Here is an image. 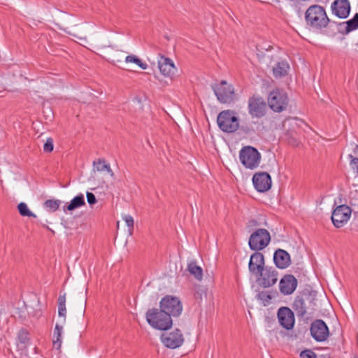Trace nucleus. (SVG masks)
<instances>
[{
    "label": "nucleus",
    "instance_id": "nucleus-22",
    "mask_svg": "<svg viewBox=\"0 0 358 358\" xmlns=\"http://www.w3.org/2000/svg\"><path fill=\"white\" fill-rule=\"evenodd\" d=\"M338 31L343 34H348L357 29L358 28V13H356L352 19L338 23Z\"/></svg>",
    "mask_w": 358,
    "mask_h": 358
},
{
    "label": "nucleus",
    "instance_id": "nucleus-13",
    "mask_svg": "<svg viewBox=\"0 0 358 358\" xmlns=\"http://www.w3.org/2000/svg\"><path fill=\"white\" fill-rule=\"evenodd\" d=\"M310 334L317 342L325 341L329 336V330L322 320H315L310 325Z\"/></svg>",
    "mask_w": 358,
    "mask_h": 358
},
{
    "label": "nucleus",
    "instance_id": "nucleus-11",
    "mask_svg": "<svg viewBox=\"0 0 358 358\" xmlns=\"http://www.w3.org/2000/svg\"><path fill=\"white\" fill-rule=\"evenodd\" d=\"M278 271L271 266H266L262 271L258 273L257 281L264 288L272 287L278 281Z\"/></svg>",
    "mask_w": 358,
    "mask_h": 358
},
{
    "label": "nucleus",
    "instance_id": "nucleus-28",
    "mask_svg": "<svg viewBox=\"0 0 358 358\" xmlns=\"http://www.w3.org/2000/svg\"><path fill=\"white\" fill-rule=\"evenodd\" d=\"M62 329V326L57 324L55 325L53 334V346L57 349H59L61 347Z\"/></svg>",
    "mask_w": 358,
    "mask_h": 358
},
{
    "label": "nucleus",
    "instance_id": "nucleus-44",
    "mask_svg": "<svg viewBox=\"0 0 358 358\" xmlns=\"http://www.w3.org/2000/svg\"><path fill=\"white\" fill-rule=\"evenodd\" d=\"M357 45H358V43H357Z\"/></svg>",
    "mask_w": 358,
    "mask_h": 358
},
{
    "label": "nucleus",
    "instance_id": "nucleus-20",
    "mask_svg": "<svg viewBox=\"0 0 358 358\" xmlns=\"http://www.w3.org/2000/svg\"><path fill=\"white\" fill-rule=\"evenodd\" d=\"M158 68L161 73L166 76L171 78L176 71V67L175 66L173 61L162 55L160 56L158 60Z\"/></svg>",
    "mask_w": 358,
    "mask_h": 358
},
{
    "label": "nucleus",
    "instance_id": "nucleus-6",
    "mask_svg": "<svg viewBox=\"0 0 358 358\" xmlns=\"http://www.w3.org/2000/svg\"><path fill=\"white\" fill-rule=\"evenodd\" d=\"M239 159L245 168L255 169L260 163L261 154L256 148L252 146H245L241 150Z\"/></svg>",
    "mask_w": 358,
    "mask_h": 358
},
{
    "label": "nucleus",
    "instance_id": "nucleus-1",
    "mask_svg": "<svg viewBox=\"0 0 358 358\" xmlns=\"http://www.w3.org/2000/svg\"><path fill=\"white\" fill-rule=\"evenodd\" d=\"M305 20L308 25L317 29L326 27L330 22L324 8L317 4L312 5L307 9Z\"/></svg>",
    "mask_w": 358,
    "mask_h": 358
},
{
    "label": "nucleus",
    "instance_id": "nucleus-16",
    "mask_svg": "<svg viewBox=\"0 0 358 358\" xmlns=\"http://www.w3.org/2000/svg\"><path fill=\"white\" fill-rule=\"evenodd\" d=\"M255 188L259 192H265L271 187V178L267 172H257L252 177Z\"/></svg>",
    "mask_w": 358,
    "mask_h": 358
},
{
    "label": "nucleus",
    "instance_id": "nucleus-4",
    "mask_svg": "<svg viewBox=\"0 0 358 358\" xmlns=\"http://www.w3.org/2000/svg\"><path fill=\"white\" fill-rule=\"evenodd\" d=\"M217 122L219 128L226 133H234L239 127L238 118L231 110L221 111L217 115Z\"/></svg>",
    "mask_w": 358,
    "mask_h": 358
},
{
    "label": "nucleus",
    "instance_id": "nucleus-12",
    "mask_svg": "<svg viewBox=\"0 0 358 358\" xmlns=\"http://www.w3.org/2000/svg\"><path fill=\"white\" fill-rule=\"evenodd\" d=\"M352 213L351 208L345 204L338 206L331 215V220L336 228L342 227L350 219Z\"/></svg>",
    "mask_w": 358,
    "mask_h": 358
},
{
    "label": "nucleus",
    "instance_id": "nucleus-37",
    "mask_svg": "<svg viewBox=\"0 0 358 358\" xmlns=\"http://www.w3.org/2000/svg\"><path fill=\"white\" fill-rule=\"evenodd\" d=\"M301 358H317L316 354L311 350H305L300 353Z\"/></svg>",
    "mask_w": 358,
    "mask_h": 358
},
{
    "label": "nucleus",
    "instance_id": "nucleus-8",
    "mask_svg": "<svg viewBox=\"0 0 358 358\" xmlns=\"http://www.w3.org/2000/svg\"><path fill=\"white\" fill-rule=\"evenodd\" d=\"M159 308L171 317H178L182 312V304L178 297L172 295L164 296L159 302Z\"/></svg>",
    "mask_w": 358,
    "mask_h": 358
},
{
    "label": "nucleus",
    "instance_id": "nucleus-21",
    "mask_svg": "<svg viewBox=\"0 0 358 358\" xmlns=\"http://www.w3.org/2000/svg\"><path fill=\"white\" fill-rule=\"evenodd\" d=\"M273 262L278 268L281 269L286 268L291 264L290 255L287 251L282 249H278L274 252Z\"/></svg>",
    "mask_w": 358,
    "mask_h": 358
},
{
    "label": "nucleus",
    "instance_id": "nucleus-35",
    "mask_svg": "<svg viewBox=\"0 0 358 358\" xmlns=\"http://www.w3.org/2000/svg\"><path fill=\"white\" fill-rule=\"evenodd\" d=\"M14 316L21 320H24L27 313L23 308H16L14 312Z\"/></svg>",
    "mask_w": 358,
    "mask_h": 358
},
{
    "label": "nucleus",
    "instance_id": "nucleus-36",
    "mask_svg": "<svg viewBox=\"0 0 358 358\" xmlns=\"http://www.w3.org/2000/svg\"><path fill=\"white\" fill-rule=\"evenodd\" d=\"M53 141L51 138H48L43 145V150L46 152H50L53 150Z\"/></svg>",
    "mask_w": 358,
    "mask_h": 358
},
{
    "label": "nucleus",
    "instance_id": "nucleus-14",
    "mask_svg": "<svg viewBox=\"0 0 358 358\" xmlns=\"http://www.w3.org/2000/svg\"><path fill=\"white\" fill-rule=\"evenodd\" d=\"M277 317L280 326L286 330H292L295 324L294 312L287 306L280 307L277 312Z\"/></svg>",
    "mask_w": 358,
    "mask_h": 358
},
{
    "label": "nucleus",
    "instance_id": "nucleus-42",
    "mask_svg": "<svg viewBox=\"0 0 358 358\" xmlns=\"http://www.w3.org/2000/svg\"><path fill=\"white\" fill-rule=\"evenodd\" d=\"M42 227H43L46 228V229H49V230H50V229L48 227V226H47V225H45V224H42Z\"/></svg>",
    "mask_w": 358,
    "mask_h": 358
},
{
    "label": "nucleus",
    "instance_id": "nucleus-23",
    "mask_svg": "<svg viewBox=\"0 0 358 358\" xmlns=\"http://www.w3.org/2000/svg\"><path fill=\"white\" fill-rule=\"evenodd\" d=\"M30 334L27 329H21L17 333V347L21 349H25L30 344Z\"/></svg>",
    "mask_w": 358,
    "mask_h": 358
},
{
    "label": "nucleus",
    "instance_id": "nucleus-3",
    "mask_svg": "<svg viewBox=\"0 0 358 358\" xmlns=\"http://www.w3.org/2000/svg\"><path fill=\"white\" fill-rule=\"evenodd\" d=\"M146 320L154 329L166 331L173 324V320L169 314H166L160 308H150L146 312Z\"/></svg>",
    "mask_w": 358,
    "mask_h": 358
},
{
    "label": "nucleus",
    "instance_id": "nucleus-5",
    "mask_svg": "<svg viewBox=\"0 0 358 358\" xmlns=\"http://www.w3.org/2000/svg\"><path fill=\"white\" fill-rule=\"evenodd\" d=\"M268 105L275 113H281L285 110L289 105L287 94L281 90L276 89L268 94Z\"/></svg>",
    "mask_w": 358,
    "mask_h": 358
},
{
    "label": "nucleus",
    "instance_id": "nucleus-30",
    "mask_svg": "<svg viewBox=\"0 0 358 358\" xmlns=\"http://www.w3.org/2000/svg\"><path fill=\"white\" fill-rule=\"evenodd\" d=\"M61 204V201L58 199H48L43 203L45 208L50 211H56Z\"/></svg>",
    "mask_w": 358,
    "mask_h": 358
},
{
    "label": "nucleus",
    "instance_id": "nucleus-10",
    "mask_svg": "<svg viewBox=\"0 0 358 358\" xmlns=\"http://www.w3.org/2000/svg\"><path fill=\"white\" fill-rule=\"evenodd\" d=\"M248 108L252 117L262 118L266 114L267 105L262 97L254 95L248 99Z\"/></svg>",
    "mask_w": 358,
    "mask_h": 358
},
{
    "label": "nucleus",
    "instance_id": "nucleus-33",
    "mask_svg": "<svg viewBox=\"0 0 358 358\" xmlns=\"http://www.w3.org/2000/svg\"><path fill=\"white\" fill-rule=\"evenodd\" d=\"M66 296L60 295L58 298V314L60 317H66Z\"/></svg>",
    "mask_w": 358,
    "mask_h": 358
},
{
    "label": "nucleus",
    "instance_id": "nucleus-27",
    "mask_svg": "<svg viewBox=\"0 0 358 358\" xmlns=\"http://www.w3.org/2000/svg\"><path fill=\"white\" fill-rule=\"evenodd\" d=\"M93 165L96 167L98 171H106L111 177L114 176V173L110 169V166L108 164H106L105 160L101 159H98L96 161L93 162Z\"/></svg>",
    "mask_w": 358,
    "mask_h": 358
},
{
    "label": "nucleus",
    "instance_id": "nucleus-15",
    "mask_svg": "<svg viewBox=\"0 0 358 358\" xmlns=\"http://www.w3.org/2000/svg\"><path fill=\"white\" fill-rule=\"evenodd\" d=\"M160 338L162 343L171 349L179 348L184 342L183 335L178 329L170 333H163Z\"/></svg>",
    "mask_w": 358,
    "mask_h": 358
},
{
    "label": "nucleus",
    "instance_id": "nucleus-43",
    "mask_svg": "<svg viewBox=\"0 0 358 358\" xmlns=\"http://www.w3.org/2000/svg\"><path fill=\"white\" fill-rule=\"evenodd\" d=\"M116 62H120V59H117V60H116Z\"/></svg>",
    "mask_w": 358,
    "mask_h": 358
},
{
    "label": "nucleus",
    "instance_id": "nucleus-39",
    "mask_svg": "<svg viewBox=\"0 0 358 358\" xmlns=\"http://www.w3.org/2000/svg\"><path fill=\"white\" fill-rule=\"evenodd\" d=\"M87 200L90 205H93L96 203V199L95 195L92 192H87Z\"/></svg>",
    "mask_w": 358,
    "mask_h": 358
},
{
    "label": "nucleus",
    "instance_id": "nucleus-18",
    "mask_svg": "<svg viewBox=\"0 0 358 358\" xmlns=\"http://www.w3.org/2000/svg\"><path fill=\"white\" fill-rule=\"evenodd\" d=\"M296 278L291 274L285 275L279 282V289L284 295L292 294L297 287Z\"/></svg>",
    "mask_w": 358,
    "mask_h": 358
},
{
    "label": "nucleus",
    "instance_id": "nucleus-29",
    "mask_svg": "<svg viewBox=\"0 0 358 358\" xmlns=\"http://www.w3.org/2000/svg\"><path fill=\"white\" fill-rule=\"evenodd\" d=\"M17 210L19 211V213L20 215L23 217H36V214L32 213L28 208L27 205L24 203L21 202L17 205Z\"/></svg>",
    "mask_w": 358,
    "mask_h": 358
},
{
    "label": "nucleus",
    "instance_id": "nucleus-2",
    "mask_svg": "<svg viewBox=\"0 0 358 358\" xmlns=\"http://www.w3.org/2000/svg\"><path fill=\"white\" fill-rule=\"evenodd\" d=\"M315 299L310 292H303L297 296L292 304V308L299 318H304L306 315H312L315 310Z\"/></svg>",
    "mask_w": 358,
    "mask_h": 358
},
{
    "label": "nucleus",
    "instance_id": "nucleus-34",
    "mask_svg": "<svg viewBox=\"0 0 358 358\" xmlns=\"http://www.w3.org/2000/svg\"><path fill=\"white\" fill-rule=\"evenodd\" d=\"M123 220L126 222L127 227H128V232L129 235H132L134 231V218L130 215H126L123 217Z\"/></svg>",
    "mask_w": 358,
    "mask_h": 358
},
{
    "label": "nucleus",
    "instance_id": "nucleus-26",
    "mask_svg": "<svg viewBox=\"0 0 358 358\" xmlns=\"http://www.w3.org/2000/svg\"><path fill=\"white\" fill-rule=\"evenodd\" d=\"M187 271L194 276L198 280H201L203 278L202 268L197 266L195 262H191L188 264Z\"/></svg>",
    "mask_w": 358,
    "mask_h": 358
},
{
    "label": "nucleus",
    "instance_id": "nucleus-38",
    "mask_svg": "<svg viewBox=\"0 0 358 358\" xmlns=\"http://www.w3.org/2000/svg\"><path fill=\"white\" fill-rule=\"evenodd\" d=\"M350 160V166L352 169L358 173V157H354L352 155H349Z\"/></svg>",
    "mask_w": 358,
    "mask_h": 358
},
{
    "label": "nucleus",
    "instance_id": "nucleus-40",
    "mask_svg": "<svg viewBox=\"0 0 358 358\" xmlns=\"http://www.w3.org/2000/svg\"><path fill=\"white\" fill-rule=\"evenodd\" d=\"M203 290L201 289H199L197 291L195 292L194 293V297L196 300L199 299V300H201L202 299V294H203Z\"/></svg>",
    "mask_w": 358,
    "mask_h": 358
},
{
    "label": "nucleus",
    "instance_id": "nucleus-17",
    "mask_svg": "<svg viewBox=\"0 0 358 358\" xmlns=\"http://www.w3.org/2000/svg\"><path fill=\"white\" fill-rule=\"evenodd\" d=\"M266 267L264 255L258 251H255L250 259L248 264L250 272L255 276H257L258 273L262 271Z\"/></svg>",
    "mask_w": 358,
    "mask_h": 358
},
{
    "label": "nucleus",
    "instance_id": "nucleus-31",
    "mask_svg": "<svg viewBox=\"0 0 358 358\" xmlns=\"http://www.w3.org/2000/svg\"><path fill=\"white\" fill-rule=\"evenodd\" d=\"M125 62H132L138 65L141 69L145 70L148 68V65L143 62L141 59L134 55H130L126 57Z\"/></svg>",
    "mask_w": 358,
    "mask_h": 358
},
{
    "label": "nucleus",
    "instance_id": "nucleus-24",
    "mask_svg": "<svg viewBox=\"0 0 358 358\" xmlns=\"http://www.w3.org/2000/svg\"><path fill=\"white\" fill-rule=\"evenodd\" d=\"M85 204V198L83 194H80L75 196L70 203L65 207L64 210L72 211L79 207H81Z\"/></svg>",
    "mask_w": 358,
    "mask_h": 358
},
{
    "label": "nucleus",
    "instance_id": "nucleus-32",
    "mask_svg": "<svg viewBox=\"0 0 358 358\" xmlns=\"http://www.w3.org/2000/svg\"><path fill=\"white\" fill-rule=\"evenodd\" d=\"M257 299L261 301L264 306L268 305L272 299V296L270 292L261 291L257 295Z\"/></svg>",
    "mask_w": 358,
    "mask_h": 358
},
{
    "label": "nucleus",
    "instance_id": "nucleus-25",
    "mask_svg": "<svg viewBox=\"0 0 358 358\" xmlns=\"http://www.w3.org/2000/svg\"><path fill=\"white\" fill-rule=\"evenodd\" d=\"M289 68V66L287 63L284 62H278L273 69V76L275 78L285 76L287 73Z\"/></svg>",
    "mask_w": 358,
    "mask_h": 358
},
{
    "label": "nucleus",
    "instance_id": "nucleus-41",
    "mask_svg": "<svg viewBox=\"0 0 358 358\" xmlns=\"http://www.w3.org/2000/svg\"><path fill=\"white\" fill-rule=\"evenodd\" d=\"M258 224V222L257 220H250L249 222H248V227H255Z\"/></svg>",
    "mask_w": 358,
    "mask_h": 358
},
{
    "label": "nucleus",
    "instance_id": "nucleus-19",
    "mask_svg": "<svg viewBox=\"0 0 358 358\" xmlns=\"http://www.w3.org/2000/svg\"><path fill=\"white\" fill-rule=\"evenodd\" d=\"M332 13L339 18H346L350 12L348 0H335L331 6Z\"/></svg>",
    "mask_w": 358,
    "mask_h": 358
},
{
    "label": "nucleus",
    "instance_id": "nucleus-7",
    "mask_svg": "<svg viewBox=\"0 0 358 358\" xmlns=\"http://www.w3.org/2000/svg\"><path fill=\"white\" fill-rule=\"evenodd\" d=\"M213 90L217 100L225 104H230L236 99V94L233 85L226 80H222L219 85L213 86Z\"/></svg>",
    "mask_w": 358,
    "mask_h": 358
},
{
    "label": "nucleus",
    "instance_id": "nucleus-9",
    "mask_svg": "<svg viewBox=\"0 0 358 358\" xmlns=\"http://www.w3.org/2000/svg\"><path fill=\"white\" fill-rule=\"evenodd\" d=\"M270 241L269 232L265 229H258L250 235L248 244L252 250L259 251L264 249Z\"/></svg>",
    "mask_w": 358,
    "mask_h": 358
}]
</instances>
